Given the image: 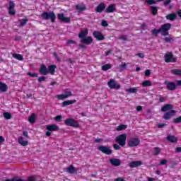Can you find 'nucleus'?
<instances>
[{
	"label": "nucleus",
	"mask_w": 181,
	"mask_h": 181,
	"mask_svg": "<svg viewBox=\"0 0 181 181\" xmlns=\"http://www.w3.org/2000/svg\"><path fill=\"white\" fill-rule=\"evenodd\" d=\"M170 29H172V24L167 23L161 25L158 30L156 28L153 29L151 33L154 36H158V33H161L162 36H169V30Z\"/></svg>",
	"instance_id": "nucleus-1"
},
{
	"label": "nucleus",
	"mask_w": 181,
	"mask_h": 181,
	"mask_svg": "<svg viewBox=\"0 0 181 181\" xmlns=\"http://www.w3.org/2000/svg\"><path fill=\"white\" fill-rule=\"evenodd\" d=\"M42 21H50L52 23L56 22V14L53 11H44L40 16Z\"/></svg>",
	"instance_id": "nucleus-2"
},
{
	"label": "nucleus",
	"mask_w": 181,
	"mask_h": 181,
	"mask_svg": "<svg viewBox=\"0 0 181 181\" xmlns=\"http://www.w3.org/2000/svg\"><path fill=\"white\" fill-rule=\"evenodd\" d=\"M64 124L66 127H71L72 128H78V127H80L78 122L74 118H68L65 119Z\"/></svg>",
	"instance_id": "nucleus-3"
},
{
	"label": "nucleus",
	"mask_w": 181,
	"mask_h": 181,
	"mask_svg": "<svg viewBox=\"0 0 181 181\" xmlns=\"http://www.w3.org/2000/svg\"><path fill=\"white\" fill-rule=\"evenodd\" d=\"M139 144H141V140L137 137H132L127 140V146L129 148H135V146H138Z\"/></svg>",
	"instance_id": "nucleus-4"
},
{
	"label": "nucleus",
	"mask_w": 181,
	"mask_h": 181,
	"mask_svg": "<svg viewBox=\"0 0 181 181\" xmlns=\"http://www.w3.org/2000/svg\"><path fill=\"white\" fill-rule=\"evenodd\" d=\"M115 141L119 144L120 146H125L127 144V135L123 134L117 136L115 138Z\"/></svg>",
	"instance_id": "nucleus-5"
},
{
	"label": "nucleus",
	"mask_w": 181,
	"mask_h": 181,
	"mask_svg": "<svg viewBox=\"0 0 181 181\" xmlns=\"http://www.w3.org/2000/svg\"><path fill=\"white\" fill-rule=\"evenodd\" d=\"M164 57L165 63H176L177 62V59L173 56L172 52L165 54Z\"/></svg>",
	"instance_id": "nucleus-6"
},
{
	"label": "nucleus",
	"mask_w": 181,
	"mask_h": 181,
	"mask_svg": "<svg viewBox=\"0 0 181 181\" xmlns=\"http://www.w3.org/2000/svg\"><path fill=\"white\" fill-rule=\"evenodd\" d=\"M98 149L102 152V153H105V155H111L112 153V150H111V148L108 146H99Z\"/></svg>",
	"instance_id": "nucleus-7"
},
{
	"label": "nucleus",
	"mask_w": 181,
	"mask_h": 181,
	"mask_svg": "<svg viewBox=\"0 0 181 181\" xmlns=\"http://www.w3.org/2000/svg\"><path fill=\"white\" fill-rule=\"evenodd\" d=\"M107 84H108L110 88H111V89L119 90V88H121V85L117 83V81H115L113 79H110V81L107 83Z\"/></svg>",
	"instance_id": "nucleus-8"
},
{
	"label": "nucleus",
	"mask_w": 181,
	"mask_h": 181,
	"mask_svg": "<svg viewBox=\"0 0 181 181\" xmlns=\"http://www.w3.org/2000/svg\"><path fill=\"white\" fill-rule=\"evenodd\" d=\"M164 84L166 85V88L169 91H173V90H176V84L174 82H170L169 81H165Z\"/></svg>",
	"instance_id": "nucleus-9"
},
{
	"label": "nucleus",
	"mask_w": 181,
	"mask_h": 181,
	"mask_svg": "<svg viewBox=\"0 0 181 181\" xmlns=\"http://www.w3.org/2000/svg\"><path fill=\"white\" fill-rule=\"evenodd\" d=\"M93 37H95L96 40H99L100 42L105 39V37L104 36V35H103V33H101V32L98 30L94 31L93 33Z\"/></svg>",
	"instance_id": "nucleus-10"
},
{
	"label": "nucleus",
	"mask_w": 181,
	"mask_h": 181,
	"mask_svg": "<svg viewBox=\"0 0 181 181\" xmlns=\"http://www.w3.org/2000/svg\"><path fill=\"white\" fill-rule=\"evenodd\" d=\"M16 13V11H15V3L11 1H9L8 14L11 16H13Z\"/></svg>",
	"instance_id": "nucleus-11"
},
{
	"label": "nucleus",
	"mask_w": 181,
	"mask_h": 181,
	"mask_svg": "<svg viewBox=\"0 0 181 181\" xmlns=\"http://www.w3.org/2000/svg\"><path fill=\"white\" fill-rule=\"evenodd\" d=\"M57 18L61 22H64V23H69L70 22V18L65 17L64 13H58Z\"/></svg>",
	"instance_id": "nucleus-12"
},
{
	"label": "nucleus",
	"mask_w": 181,
	"mask_h": 181,
	"mask_svg": "<svg viewBox=\"0 0 181 181\" xmlns=\"http://www.w3.org/2000/svg\"><path fill=\"white\" fill-rule=\"evenodd\" d=\"M66 172L71 175H77L78 169L76 168V167H74L73 165H71L66 168Z\"/></svg>",
	"instance_id": "nucleus-13"
},
{
	"label": "nucleus",
	"mask_w": 181,
	"mask_h": 181,
	"mask_svg": "<svg viewBox=\"0 0 181 181\" xmlns=\"http://www.w3.org/2000/svg\"><path fill=\"white\" fill-rule=\"evenodd\" d=\"M175 114H176V110H170L169 112H165L163 115V118H164L165 120L170 119L172 117H174Z\"/></svg>",
	"instance_id": "nucleus-14"
},
{
	"label": "nucleus",
	"mask_w": 181,
	"mask_h": 181,
	"mask_svg": "<svg viewBox=\"0 0 181 181\" xmlns=\"http://www.w3.org/2000/svg\"><path fill=\"white\" fill-rule=\"evenodd\" d=\"M39 72L40 74H42V76H47V74H49L47 66L42 64L40 67Z\"/></svg>",
	"instance_id": "nucleus-15"
},
{
	"label": "nucleus",
	"mask_w": 181,
	"mask_h": 181,
	"mask_svg": "<svg viewBox=\"0 0 181 181\" xmlns=\"http://www.w3.org/2000/svg\"><path fill=\"white\" fill-rule=\"evenodd\" d=\"M142 165V161L141 160H136V161H132L129 163V166L132 169H134V168H138Z\"/></svg>",
	"instance_id": "nucleus-16"
},
{
	"label": "nucleus",
	"mask_w": 181,
	"mask_h": 181,
	"mask_svg": "<svg viewBox=\"0 0 181 181\" xmlns=\"http://www.w3.org/2000/svg\"><path fill=\"white\" fill-rule=\"evenodd\" d=\"M46 129H47V131H50L51 132H54L56 131H59V126L53 124L47 125Z\"/></svg>",
	"instance_id": "nucleus-17"
},
{
	"label": "nucleus",
	"mask_w": 181,
	"mask_h": 181,
	"mask_svg": "<svg viewBox=\"0 0 181 181\" xmlns=\"http://www.w3.org/2000/svg\"><path fill=\"white\" fill-rule=\"evenodd\" d=\"M81 43H83V45H91L93 43V37L90 36H87L86 37L81 40Z\"/></svg>",
	"instance_id": "nucleus-18"
},
{
	"label": "nucleus",
	"mask_w": 181,
	"mask_h": 181,
	"mask_svg": "<svg viewBox=\"0 0 181 181\" xmlns=\"http://www.w3.org/2000/svg\"><path fill=\"white\" fill-rule=\"evenodd\" d=\"M172 110H173V105H170V104H165L162 107H161V111L163 112H169V111H172Z\"/></svg>",
	"instance_id": "nucleus-19"
},
{
	"label": "nucleus",
	"mask_w": 181,
	"mask_h": 181,
	"mask_svg": "<svg viewBox=\"0 0 181 181\" xmlns=\"http://www.w3.org/2000/svg\"><path fill=\"white\" fill-rule=\"evenodd\" d=\"M110 163L112 166H119L121 165V160L118 158H110Z\"/></svg>",
	"instance_id": "nucleus-20"
},
{
	"label": "nucleus",
	"mask_w": 181,
	"mask_h": 181,
	"mask_svg": "<svg viewBox=\"0 0 181 181\" xmlns=\"http://www.w3.org/2000/svg\"><path fill=\"white\" fill-rule=\"evenodd\" d=\"M105 4L104 3H100L95 8V12H97L98 13H101V12H103V11L105 9Z\"/></svg>",
	"instance_id": "nucleus-21"
},
{
	"label": "nucleus",
	"mask_w": 181,
	"mask_h": 181,
	"mask_svg": "<svg viewBox=\"0 0 181 181\" xmlns=\"http://www.w3.org/2000/svg\"><path fill=\"white\" fill-rule=\"evenodd\" d=\"M165 18L168 21H175V20L177 19V14H176L175 13H172L168 14L165 16Z\"/></svg>",
	"instance_id": "nucleus-22"
},
{
	"label": "nucleus",
	"mask_w": 181,
	"mask_h": 181,
	"mask_svg": "<svg viewBox=\"0 0 181 181\" xmlns=\"http://www.w3.org/2000/svg\"><path fill=\"white\" fill-rule=\"evenodd\" d=\"M56 71V65L52 64L48 66V74H51V76H53Z\"/></svg>",
	"instance_id": "nucleus-23"
},
{
	"label": "nucleus",
	"mask_w": 181,
	"mask_h": 181,
	"mask_svg": "<svg viewBox=\"0 0 181 181\" xmlns=\"http://www.w3.org/2000/svg\"><path fill=\"white\" fill-rule=\"evenodd\" d=\"M167 141L171 144H176L177 142V138L173 135H168L167 136Z\"/></svg>",
	"instance_id": "nucleus-24"
},
{
	"label": "nucleus",
	"mask_w": 181,
	"mask_h": 181,
	"mask_svg": "<svg viewBox=\"0 0 181 181\" xmlns=\"http://www.w3.org/2000/svg\"><path fill=\"white\" fill-rule=\"evenodd\" d=\"M88 35V30H84L78 34V37L79 39H81V40H82L83 39L87 37Z\"/></svg>",
	"instance_id": "nucleus-25"
},
{
	"label": "nucleus",
	"mask_w": 181,
	"mask_h": 181,
	"mask_svg": "<svg viewBox=\"0 0 181 181\" xmlns=\"http://www.w3.org/2000/svg\"><path fill=\"white\" fill-rule=\"evenodd\" d=\"M0 91L1 93H6V91H8V85L4 83L0 82Z\"/></svg>",
	"instance_id": "nucleus-26"
},
{
	"label": "nucleus",
	"mask_w": 181,
	"mask_h": 181,
	"mask_svg": "<svg viewBox=\"0 0 181 181\" xmlns=\"http://www.w3.org/2000/svg\"><path fill=\"white\" fill-rule=\"evenodd\" d=\"M115 11V4H111L106 9L105 12L106 13H112Z\"/></svg>",
	"instance_id": "nucleus-27"
},
{
	"label": "nucleus",
	"mask_w": 181,
	"mask_h": 181,
	"mask_svg": "<svg viewBox=\"0 0 181 181\" xmlns=\"http://www.w3.org/2000/svg\"><path fill=\"white\" fill-rule=\"evenodd\" d=\"M75 8L78 12H83V11H87V7L85 5L81 6L77 4L75 6Z\"/></svg>",
	"instance_id": "nucleus-28"
},
{
	"label": "nucleus",
	"mask_w": 181,
	"mask_h": 181,
	"mask_svg": "<svg viewBox=\"0 0 181 181\" xmlns=\"http://www.w3.org/2000/svg\"><path fill=\"white\" fill-rule=\"evenodd\" d=\"M76 103H77L76 100L64 101L62 103V107H67V105H71V104H76Z\"/></svg>",
	"instance_id": "nucleus-29"
},
{
	"label": "nucleus",
	"mask_w": 181,
	"mask_h": 181,
	"mask_svg": "<svg viewBox=\"0 0 181 181\" xmlns=\"http://www.w3.org/2000/svg\"><path fill=\"white\" fill-rule=\"evenodd\" d=\"M18 144H21L22 146H28V141H25L23 136L18 138Z\"/></svg>",
	"instance_id": "nucleus-30"
},
{
	"label": "nucleus",
	"mask_w": 181,
	"mask_h": 181,
	"mask_svg": "<svg viewBox=\"0 0 181 181\" xmlns=\"http://www.w3.org/2000/svg\"><path fill=\"white\" fill-rule=\"evenodd\" d=\"M147 5H155L157 2H162L165 0H145Z\"/></svg>",
	"instance_id": "nucleus-31"
},
{
	"label": "nucleus",
	"mask_w": 181,
	"mask_h": 181,
	"mask_svg": "<svg viewBox=\"0 0 181 181\" xmlns=\"http://www.w3.org/2000/svg\"><path fill=\"white\" fill-rule=\"evenodd\" d=\"M127 93H129V94H135L138 93V88H130L126 90Z\"/></svg>",
	"instance_id": "nucleus-32"
},
{
	"label": "nucleus",
	"mask_w": 181,
	"mask_h": 181,
	"mask_svg": "<svg viewBox=\"0 0 181 181\" xmlns=\"http://www.w3.org/2000/svg\"><path fill=\"white\" fill-rule=\"evenodd\" d=\"M112 65L111 64H106L103 66H102V70H103V71H107V70H110V69H112Z\"/></svg>",
	"instance_id": "nucleus-33"
},
{
	"label": "nucleus",
	"mask_w": 181,
	"mask_h": 181,
	"mask_svg": "<svg viewBox=\"0 0 181 181\" xmlns=\"http://www.w3.org/2000/svg\"><path fill=\"white\" fill-rule=\"evenodd\" d=\"M151 86H152V81L149 80H146L142 83L143 87H151Z\"/></svg>",
	"instance_id": "nucleus-34"
},
{
	"label": "nucleus",
	"mask_w": 181,
	"mask_h": 181,
	"mask_svg": "<svg viewBox=\"0 0 181 181\" xmlns=\"http://www.w3.org/2000/svg\"><path fill=\"white\" fill-rule=\"evenodd\" d=\"M13 57H14V59H16L17 60H19L20 62H22V60H23V56L20 54H13Z\"/></svg>",
	"instance_id": "nucleus-35"
},
{
	"label": "nucleus",
	"mask_w": 181,
	"mask_h": 181,
	"mask_svg": "<svg viewBox=\"0 0 181 181\" xmlns=\"http://www.w3.org/2000/svg\"><path fill=\"white\" fill-rule=\"evenodd\" d=\"M151 9L152 15H153V16L158 15V7H156L155 6H151Z\"/></svg>",
	"instance_id": "nucleus-36"
},
{
	"label": "nucleus",
	"mask_w": 181,
	"mask_h": 181,
	"mask_svg": "<svg viewBox=\"0 0 181 181\" xmlns=\"http://www.w3.org/2000/svg\"><path fill=\"white\" fill-rule=\"evenodd\" d=\"M28 121L30 124H35L36 122V116L35 115H32L29 118Z\"/></svg>",
	"instance_id": "nucleus-37"
},
{
	"label": "nucleus",
	"mask_w": 181,
	"mask_h": 181,
	"mask_svg": "<svg viewBox=\"0 0 181 181\" xmlns=\"http://www.w3.org/2000/svg\"><path fill=\"white\" fill-rule=\"evenodd\" d=\"M55 97L58 100H66V98H67V95L66 94L57 95Z\"/></svg>",
	"instance_id": "nucleus-38"
},
{
	"label": "nucleus",
	"mask_w": 181,
	"mask_h": 181,
	"mask_svg": "<svg viewBox=\"0 0 181 181\" xmlns=\"http://www.w3.org/2000/svg\"><path fill=\"white\" fill-rule=\"evenodd\" d=\"M171 73L173 74H175V76H181V70L180 69H173L171 71Z\"/></svg>",
	"instance_id": "nucleus-39"
},
{
	"label": "nucleus",
	"mask_w": 181,
	"mask_h": 181,
	"mask_svg": "<svg viewBox=\"0 0 181 181\" xmlns=\"http://www.w3.org/2000/svg\"><path fill=\"white\" fill-rule=\"evenodd\" d=\"M117 131H124V129H127V125L120 124L117 127Z\"/></svg>",
	"instance_id": "nucleus-40"
},
{
	"label": "nucleus",
	"mask_w": 181,
	"mask_h": 181,
	"mask_svg": "<svg viewBox=\"0 0 181 181\" xmlns=\"http://www.w3.org/2000/svg\"><path fill=\"white\" fill-rule=\"evenodd\" d=\"M4 117L6 119H11L12 116L11 115V113H9V112H4Z\"/></svg>",
	"instance_id": "nucleus-41"
},
{
	"label": "nucleus",
	"mask_w": 181,
	"mask_h": 181,
	"mask_svg": "<svg viewBox=\"0 0 181 181\" xmlns=\"http://www.w3.org/2000/svg\"><path fill=\"white\" fill-rule=\"evenodd\" d=\"M28 18H24L22 20V21L20 23V26L23 27L26 23H28Z\"/></svg>",
	"instance_id": "nucleus-42"
},
{
	"label": "nucleus",
	"mask_w": 181,
	"mask_h": 181,
	"mask_svg": "<svg viewBox=\"0 0 181 181\" xmlns=\"http://www.w3.org/2000/svg\"><path fill=\"white\" fill-rule=\"evenodd\" d=\"M65 95H67V98H69V97H73V93H71V90H65Z\"/></svg>",
	"instance_id": "nucleus-43"
},
{
	"label": "nucleus",
	"mask_w": 181,
	"mask_h": 181,
	"mask_svg": "<svg viewBox=\"0 0 181 181\" xmlns=\"http://www.w3.org/2000/svg\"><path fill=\"white\" fill-rule=\"evenodd\" d=\"M173 122H174V124H180L181 123V116L174 119Z\"/></svg>",
	"instance_id": "nucleus-44"
},
{
	"label": "nucleus",
	"mask_w": 181,
	"mask_h": 181,
	"mask_svg": "<svg viewBox=\"0 0 181 181\" xmlns=\"http://www.w3.org/2000/svg\"><path fill=\"white\" fill-rule=\"evenodd\" d=\"M159 153H160V148H159L158 147H156L154 148V155L158 156Z\"/></svg>",
	"instance_id": "nucleus-45"
},
{
	"label": "nucleus",
	"mask_w": 181,
	"mask_h": 181,
	"mask_svg": "<svg viewBox=\"0 0 181 181\" xmlns=\"http://www.w3.org/2000/svg\"><path fill=\"white\" fill-rule=\"evenodd\" d=\"M27 76H30V77L35 78V77H37V73L28 72Z\"/></svg>",
	"instance_id": "nucleus-46"
},
{
	"label": "nucleus",
	"mask_w": 181,
	"mask_h": 181,
	"mask_svg": "<svg viewBox=\"0 0 181 181\" xmlns=\"http://www.w3.org/2000/svg\"><path fill=\"white\" fill-rule=\"evenodd\" d=\"M119 70H125L127 69V64L124 63L122 64L119 65Z\"/></svg>",
	"instance_id": "nucleus-47"
},
{
	"label": "nucleus",
	"mask_w": 181,
	"mask_h": 181,
	"mask_svg": "<svg viewBox=\"0 0 181 181\" xmlns=\"http://www.w3.org/2000/svg\"><path fill=\"white\" fill-rule=\"evenodd\" d=\"M63 117L62 115H57L55 117V121H57V122H60V121H62Z\"/></svg>",
	"instance_id": "nucleus-48"
},
{
	"label": "nucleus",
	"mask_w": 181,
	"mask_h": 181,
	"mask_svg": "<svg viewBox=\"0 0 181 181\" xmlns=\"http://www.w3.org/2000/svg\"><path fill=\"white\" fill-rule=\"evenodd\" d=\"M67 45H77V42H76L73 40H68Z\"/></svg>",
	"instance_id": "nucleus-49"
},
{
	"label": "nucleus",
	"mask_w": 181,
	"mask_h": 181,
	"mask_svg": "<svg viewBox=\"0 0 181 181\" xmlns=\"http://www.w3.org/2000/svg\"><path fill=\"white\" fill-rule=\"evenodd\" d=\"M101 25L104 28H107V26H108V23L107 22V21L103 20L101 22Z\"/></svg>",
	"instance_id": "nucleus-50"
},
{
	"label": "nucleus",
	"mask_w": 181,
	"mask_h": 181,
	"mask_svg": "<svg viewBox=\"0 0 181 181\" xmlns=\"http://www.w3.org/2000/svg\"><path fill=\"white\" fill-rule=\"evenodd\" d=\"M37 80H38L39 83H42V81H45L46 80V77L45 76H40Z\"/></svg>",
	"instance_id": "nucleus-51"
},
{
	"label": "nucleus",
	"mask_w": 181,
	"mask_h": 181,
	"mask_svg": "<svg viewBox=\"0 0 181 181\" xmlns=\"http://www.w3.org/2000/svg\"><path fill=\"white\" fill-rule=\"evenodd\" d=\"M168 163V160L163 159L160 161V165H163Z\"/></svg>",
	"instance_id": "nucleus-52"
},
{
	"label": "nucleus",
	"mask_w": 181,
	"mask_h": 181,
	"mask_svg": "<svg viewBox=\"0 0 181 181\" xmlns=\"http://www.w3.org/2000/svg\"><path fill=\"white\" fill-rule=\"evenodd\" d=\"M113 148L116 151H119V149H121V146H119L118 144H113Z\"/></svg>",
	"instance_id": "nucleus-53"
},
{
	"label": "nucleus",
	"mask_w": 181,
	"mask_h": 181,
	"mask_svg": "<svg viewBox=\"0 0 181 181\" xmlns=\"http://www.w3.org/2000/svg\"><path fill=\"white\" fill-rule=\"evenodd\" d=\"M13 181H26V180L21 179L19 177H13Z\"/></svg>",
	"instance_id": "nucleus-54"
},
{
	"label": "nucleus",
	"mask_w": 181,
	"mask_h": 181,
	"mask_svg": "<svg viewBox=\"0 0 181 181\" xmlns=\"http://www.w3.org/2000/svg\"><path fill=\"white\" fill-rule=\"evenodd\" d=\"M136 56H138V57L140 59H144L145 57V54L144 53H138Z\"/></svg>",
	"instance_id": "nucleus-55"
},
{
	"label": "nucleus",
	"mask_w": 181,
	"mask_h": 181,
	"mask_svg": "<svg viewBox=\"0 0 181 181\" xmlns=\"http://www.w3.org/2000/svg\"><path fill=\"white\" fill-rule=\"evenodd\" d=\"M158 128H163L165 127H166V124H163V123H159L158 125H157Z\"/></svg>",
	"instance_id": "nucleus-56"
},
{
	"label": "nucleus",
	"mask_w": 181,
	"mask_h": 181,
	"mask_svg": "<svg viewBox=\"0 0 181 181\" xmlns=\"http://www.w3.org/2000/svg\"><path fill=\"white\" fill-rule=\"evenodd\" d=\"M23 136H25V138H29V134L28 133V131H24L23 132Z\"/></svg>",
	"instance_id": "nucleus-57"
},
{
	"label": "nucleus",
	"mask_w": 181,
	"mask_h": 181,
	"mask_svg": "<svg viewBox=\"0 0 181 181\" xmlns=\"http://www.w3.org/2000/svg\"><path fill=\"white\" fill-rule=\"evenodd\" d=\"M170 2H172V0H165L164 2H163V5L165 6H166V5H169V4H170Z\"/></svg>",
	"instance_id": "nucleus-58"
},
{
	"label": "nucleus",
	"mask_w": 181,
	"mask_h": 181,
	"mask_svg": "<svg viewBox=\"0 0 181 181\" xmlns=\"http://www.w3.org/2000/svg\"><path fill=\"white\" fill-rule=\"evenodd\" d=\"M165 100H166V98L165 97L160 96L159 102L160 103H165Z\"/></svg>",
	"instance_id": "nucleus-59"
},
{
	"label": "nucleus",
	"mask_w": 181,
	"mask_h": 181,
	"mask_svg": "<svg viewBox=\"0 0 181 181\" xmlns=\"http://www.w3.org/2000/svg\"><path fill=\"white\" fill-rule=\"evenodd\" d=\"M145 76H146L147 77H148V76H151V70H149V69L146 70V71H145Z\"/></svg>",
	"instance_id": "nucleus-60"
},
{
	"label": "nucleus",
	"mask_w": 181,
	"mask_h": 181,
	"mask_svg": "<svg viewBox=\"0 0 181 181\" xmlns=\"http://www.w3.org/2000/svg\"><path fill=\"white\" fill-rule=\"evenodd\" d=\"M36 180V178L35 177H28V180L25 181H35Z\"/></svg>",
	"instance_id": "nucleus-61"
},
{
	"label": "nucleus",
	"mask_w": 181,
	"mask_h": 181,
	"mask_svg": "<svg viewBox=\"0 0 181 181\" xmlns=\"http://www.w3.org/2000/svg\"><path fill=\"white\" fill-rule=\"evenodd\" d=\"M112 54V49H109L107 52H105V56H110V54Z\"/></svg>",
	"instance_id": "nucleus-62"
},
{
	"label": "nucleus",
	"mask_w": 181,
	"mask_h": 181,
	"mask_svg": "<svg viewBox=\"0 0 181 181\" xmlns=\"http://www.w3.org/2000/svg\"><path fill=\"white\" fill-rule=\"evenodd\" d=\"M171 40H173V39L172 37H165V42H169Z\"/></svg>",
	"instance_id": "nucleus-63"
},
{
	"label": "nucleus",
	"mask_w": 181,
	"mask_h": 181,
	"mask_svg": "<svg viewBox=\"0 0 181 181\" xmlns=\"http://www.w3.org/2000/svg\"><path fill=\"white\" fill-rule=\"evenodd\" d=\"M115 181H124V178L122 177H117L115 179Z\"/></svg>",
	"instance_id": "nucleus-64"
}]
</instances>
